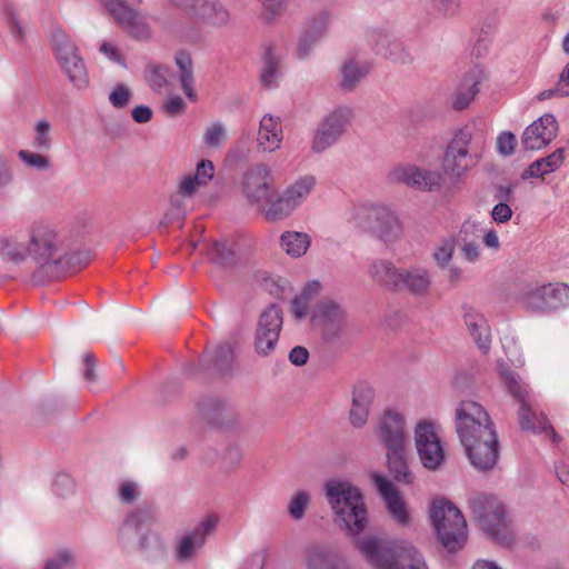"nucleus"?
<instances>
[{
    "instance_id": "nucleus-1",
    "label": "nucleus",
    "mask_w": 569,
    "mask_h": 569,
    "mask_svg": "<svg viewBox=\"0 0 569 569\" xmlns=\"http://www.w3.org/2000/svg\"><path fill=\"white\" fill-rule=\"evenodd\" d=\"M326 496L336 515L335 521L377 569H428L422 556L408 541H383L376 537L357 538L367 527V510L359 489L346 481L330 480Z\"/></svg>"
},
{
    "instance_id": "nucleus-2",
    "label": "nucleus",
    "mask_w": 569,
    "mask_h": 569,
    "mask_svg": "<svg viewBox=\"0 0 569 569\" xmlns=\"http://www.w3.org/2000/svg\"><path fill=\"white\" fill-rule=\"evenodd\" d=\"M372 279L396 292H406L416 298L429 295L431 273L423 267L397 268L388 260H377L370 267Z\"/></svg>"
},
{
    "instance_id": "nucleus-3",
    "label": "nucleus",
    "mask_w": 569,
    "mask_h": 569,
    "mask_svg": "<svg viewBox=\"0 0 569 569\" xmlns=\"http://www.w3.org/2000/svg\"><path fill=\"white\" fill-rule=\"evenodd\" d=\"M62 242L58 234L48 226L33 224L28 236L29 257L37 264L32 273V280L37 283L57 280L61 270L59 261Z\"/></svg>"
},
{
    "instance_id": "nucleus-4",
    "label": "nucleus",
    "mask_w": 569,
    "mask_h": 569,
    "mask_svg": "<svg viewBox=\"0 0 569 569\" xmlns=\"http://www.w3.org/2000/svg\"><path fill=\"white\" fill-rule=\"evenodd\" d=\"M469 509L480 528L497 543L510 546L513 533L510 529L505 505L492 493L477 492L468 500Z\"/></svg>"
},
{
    "instance_id": "nucleus-5",
    "label": "nucleus",
    "mask_w": 569,
    "mask_h": 569,
    "mask_svg": "<svg viewBox=\"0 0 569 569\" xmlns=\"http://www.w3.org/2000/svg\"><path fill=\"white\" fill-rule=\"evenodd\" d=\"M430 519L441 546L450 553L463 548L468 539L462 512L449 500L437 499L430 507Z\"/></svg>"
},
{
    "instance_id": "nucleus-6",
    "label": "nucleus",
    "mask_w": 569,
    "mask_h": 569,
    "mask_svg": "<svg viewBox=\"0 0 569 569\" xmlns=\"http://www.w3.org/2000/svg\"><path fill=\"white\" fill-rule=\"evenodd\" d=\"M456 431L461 446L498 435L487 410L471 400L461 401L457 407Z\"/></svg>"
},
{
    "instance_id": "nucleus-7",
    "label": "nucleus",
    "mask_w": 569,
    "mask_h": 569,
    "mask_svg": "<svg viewBox=\"0 0 569 569\" xmlns=\"http://www.w3.org/2000/svg\"><path fill=\"white\" fill-rule=\"evenodd\" d=\"M356 224L385 244L397 242L403 232L396 213L386 206L372 204L359 208L355 214Z\"/></svg>"
},
{
    "instance_id": "nucleus-8",
    "label": "nucleus",
    "mask_w": 569,
    "mask_h": 569,
    "mask_svg": "<svg viewBox=\"0 0 569 569\" xmlns=\"http://www.w3.org/2000/svg\"><path fill=\"white\" fill-rule=\"evenodd\" d=\"M480 156L472 143V130L466 126L458 130L447 146L441 168L451 178L466 174L479 162Z\"/></svg>"
},
{
    "instance_id": "nucleus-9",
    "label": "nucleus",
    "mask_w": 569,
    "mask_h": 569,
    "mask_svg": "<svg viewBox=\"0 0 569 569\" xmlns=\"http://www.w3.org/2000/svg\"><path fill=\"white\" fill-rule=\"evenodd\" d=\"M499 376L502 383L507 387L509 393L519 402L518 421L522 431H530L532 433H541L543 427L542 418L546 415L538 413L531 402L527 387L521 382L517 372L510 370L505 363L499 366Z\"/></svg>"
},
{
    "instance_id": "nucleus-10",
    "label": "nucleus",
    "mask_w": 569,
    "mask_h": 569,
    "mask_svg": "<svg viewBox=\"0 0 569 569\" xmlns=\"http://www.w3.org/2000/svg\"><path fill=\"white\" fill-rule=\"evenodd\" d=\"M311 320L326 343L339 340L347 328V312L339 302L332 299H323L318 302Z\"/></svg>"
},
{
    "instance_id": "nucleus-11",
    "label": "nucleus",
    "mask_w": 569,
    "mask_h": 569,
    "mask_svg": "<svg viewBox=\"0 0 569 569\" xmlns=\"http://www.w3.org/2000/svg\"><path fill=\"white\" fill-rule=\"evenodd\" d=\"M192 21L222 27L229 21V11L219 0H167Z\"/></svg>"
},
{
    "instance_id": "nucleus-12",
    "label": "nucleus",
    "mask_w": 569,
    "mask_h": 569,
    "mask_svg": "<svg viewBox=\"0 0 569 569\" xmlns=\"http://www.w3.org/2000/svg\"><path fill=\"white\" fill-rule=\"evenodd\" d=\"M282 323V310L276 305L260 315L253 338L254 352L259 357H268L276 350Z\"/></svg>"
},
{
    "instance_id": "nucleus-13",
    "label": "nucleus",
    "mask_w": 569,
    "mask_h": 569,
    "mask_svg": "<svg viewBox=\"0 0 569 569\" xmlns=\"http://www.w3.org/2000/svg\"><path fill=\"white\" fill-rule=\"evenodd\" d=\"M352 112L348 107H340L329 113L318 126L311 142L315 153H322L333 146L346 132Z\"/></svg>"
},
{
    "instance_id": "nucleus-14",
    "label": "nucleus",
    "mask_w": 569,
    "mask_h": 569,
    "mask_svg": "<svg viewBox=\"0 0 569 569\" xmlns=\"http://www.w3.org/2000/svg\"><path fill=\"white\" fill-rule=\"evenodd\" d=\"M415 442L422 466L429 470L439 469L446 455L432 422L422 420L417 423Z\"/></svg>"
},
{
    "instance_id": "nucleus-15",
    "label": "nucleus",
    "mask_w": 569,
    "mask_h": 569,
    "mask_svg": "<svg viewBox=\"0 0 569 569\" xmlns=\"http://www.w3.org/2000/svg\"><path fill=\"white\" fill-rule=\"evenodd\" d=\"M388 177L391 182L403 183L419 191L439 190L443 182L441 172L409 163L396 166Z\"/></svg>"
},
{
    "instance_id": "nucleus-16",
    "label": "nucleus",
    "mask_w": 569,
    "mask_h": 569,
    "mask_svg": "<svg viewBox=\"0 0 569 569\" xmlns=\"http://www.w3.org/2000/svg\"><path fill=\"white\" fill-rule=\"evenodd\" d=\"M375 432L385 450L408 447V433L403 415L385 409L377 419Z\"/></svg>"
},
{
    "instance_id": "nucleus-17",
    "label": "nucleus",
    "mask_w": 569,
    "mask_h": 569,
    "mask_svg": "<svg viewBox=\"0 0 569 569\" xmlns=\"http://www.w3.org/2000/svg\"><path fill=\"white\" fill-rule=\"evenodd\" d=\"M272 183L270 168L264 163L254 164L243 176V193L250 203L262 206L276 194Z\"/></svg>"
},
{
    "instance_id": "nucleus-18",
    "label": "nucleus",
    "mask_w": 569,
    "mask_h": 569,
    "mask_svg": "<svg viewBox=\"0 0 569 569\" xmlns=\"http://www.w3.org/2000/svg\"><path fill=\"white\" fill-rule=\"evenodd\" d=\"M525 303L529 309L541 311L569 307V286L557 282L533 288L525 295Z\"/></svg>"
},
{
    "instance_id": "nucleus-19",
    "label": "nucleus",
    "mask_w": 569,
    "mask_h": 569,
    "mask_svg": "<svg viewBox=\"0 0 569 569\" xmlns=\"http://www.w3.org/2000/svg\"><path fill=\"white\" fill-rule=\"evenodd\" d=\"M104 7L116 22L131 37L138 40H147L151 37V29L144 19L123 0H104Z\"/></svg>"
},
{
    "instance_id": "nucleus-20",
    "label": "nucleus",
    "mask_w": 569,
    "mask_h": 569,
    "mask_svg": "<svg viewBox=\"0 0 569 569\" xmlns=\"http://www.w3.org/2000/svg\"><path fill=\"white\" fill-rule=\"evenodd\" d=\"M558 131L555 116L546 113L525 129L521 137L522 147L530 151L540 150L557 137Z\"/></svg>"
},
{
    "instance_id": "nucleus-21",
    "label": "nucleus",
    "mask_w": 569,
    "mask_h": 569,
    "mask_svg": "<svg viewBox=\"0 0 569 569\" xmlns=\"http://www.w3.org/2000/svg\"><path fill=\"white\" fill-rule=\"evenodd\" d=\"M375 398L376 391L369 382L361 380L352 386L348 419L353 428L361 429L368 423Z\"/></svg>"
},
{
    "instance_id": "nucleus-22",
    "label": "nucleus",
    "mask_w": 569,
    "mask_h": 569,
    "mask_svg": "<svg viewBox=\"0 0 569 569\" xmlns=\"http://www.w3.org/2000/svg\"><path fill=\"white\" fill-rule=\"evenodd\" d=\"M462 447L470 465L478 471H489L498 462L500 451L498 435Z\"/></svg>"
},
{
    "instance_id": "nucleus-23",
    "label": "nucleus",
    "mask_w": 569,
    "mask_h": 569,
    "mask_svg": "<svg viewBox=\"0 0 569 569\" xmlns=\"http://www.w3.org/2000/svg\"><path fill=\"white\" fill-rule=\"evenodd\" d=\"M198 409L203 420L220 429H231L239 420L238 413L233 408L214 397H207L200 400Z\"/></svg>"
},
{
    "instance_id": "nucleus-24",
    "label": "nucleus",
    "mask_w": 569,
    "mask_h": 569,
    "mask_svg": "<svg viewBox=\"0 0 569 569\" xmlns=\"http://www.w3.org/2000/svg\"><path fill=\"white\" fill-rule=\"evenodd\" d=\"M372 481L376 485L379 495L383 499L391 518L401 526L409 525L410 515L407 510L406 502L400 497L395 485L385 476L379 473L372 475Z\"/></svg>"
},
{
    "instance_id": "nucleus-25",
    "label": "nucleus",
    "mask_w": 569,
    "mask_h": 569,
    "mask_svg": "<svg viewBox=\"0 0 569 569\" xmlns=\"http://www.w3.org/2000/svg\"><path fill=\"white\" fill-rule=\"evenodd\" d=\"M218 521V517L209 516L186 535L177 548V560L180 562L190 560L196 551L204 545L207 537L216 530Z\"/></svg>"
},
{
    "instance_id": "nucleus-26",
    "label": "nucleus",
    "mask_w": 569,
    "mask_h": 569,
    "mask_svg": "<svg viewBox=\"0 0 569 569\" xmlns=\"http://www.w3.org/2000/svg\"><path fill=\"white\" fill-rule=\"evenodd\" d=\"M369 43L377 54L401 64L411 63L413 56L407 46L391 34L383 31H372Z\"/></svg>"
},
{
    "instance_id": "nucleus-27",
    "label": "nucleus",
    "mask_w": 569,
    "mask_h": 569,
    "mask_svg": "<svg viewBox=\"0 0 569 569\" xmlns=\"http://www.w3.org/2000/svg\"><path fill=\"white\" fill-rule=\"evenodd\" d=\"M302 557L305 569H348L339 552L326 545L306 547Z\"/></svg>"
},
{
    "instance_id": "nucleus-28",
    "label": "nucleus",
    "mask_w": 569,
    "mask_h": 569,
    "mask_svg": "<svg viewBox=\"0 0 569 569\" xmlns=\"http://www.w3.org/2000/svg\"><path fill=\"white\" fill-rule=\"evenodd\" d=\"M282 127L279 118L266 114L260 120L257 137V148L262 152H272L280 148Z\"/></svg>"
},
{
    "instance_id": "nucleus-29",
    "label": "nucleus",
    "mask_w": 569,
    "mask_h": 569,
    "mask_svg": "<svg viewBox=\"0 0 569 569\" xmlns=\"http://www.w3.org/2000/svg\"><path fill=\"white\" fill-rule=\"evenodd\" d=\"M487 78L485 70L478 66L470 69L461 81L458 89L452 107L456 110H463L473 100L475 96L479 92L478 84Z\"/></svg>"
},
{
    "instance_id": "nucleus-30",
    "label": "nucleus",
    "mask_w": 569,
    "mask_h": 569,
    "mask_svg": "<svg viewBox=\"0 0 569 569\" xmlns=\"http://www.w3.org/2000/svg\"><path fill=\"white\" fill-rule=\"evenodd\" d=\"M465 323L468 328L470 336L483 352L488 353L491 345L490 328L487 320L482 315L473 310L472 308H466L463 313Z\"/></svg>"
},
{
    "instance_id": "nucleus-31",
    "label": "nucleus",
    "mask_w": 569,
    "mask_h": 569,
    "mask_svg": "<svg viewBox=\"0 0 569 569\" xmlns=\"http://www.w3.org/2000/svg\"><path fill=\"white\" fill-rule=\"evenodd\" d=\"M233 351L229 345H220L213 353H203L199 359V366L203 370H212L218 375H227L231 371Z\"/></svg>"
},
{
    "instance_id": "nucleus-32",
    "label": "nucleus",
    "mask_w": 569,
    "mask_h": 569,
    "mask_svg": "<svg viewBox=\"0 0 569 569\" xmlns=\"http://www.w3.org/2000/svg\"><path fill=\"white\" fill-rule=\"evenodd\" d=\"M387 466L393 479L400 483H412L413 475L408 466V447L386 450Z\"/></svg>"
},
{
    "instance_id": "nucleus-33",
    "label": "nucleus",
    "mask_w": 569,
    "mask_h": 569,
    "mask_svg": "<svg viewBox=\"0 0 569 569\" xmlns=\"http://www.w3.org/2000/svg\"><path fill=\"white\" fill-rule=\"evenodd\" d=\"M369 71L370 66L368 63H359L353 58L348 59L340 68V89L343 92H352Z\"/></svg>"
},
{
    "instance_id": "nucleus-34",
    "label": "nucleus",
    "mask_w": 569,
    "mask_h": 569,
    "mask_svg": "<svg viewBox=\"0 0 569 569\" xmlns=\"http://www.w3.org/2000/svg\"><path fill=\"white\" fill-rule=\"evenodd\" d=\"M156 517L153 507L143 505L130 512L126 518L119 535L122 538H130L139 532L144 526L150 525Z\"/></svg>"
},
{
    "instance_id": "nucleus-35",
    "label": "nucleus",
    "mask_w": 569,
    "mask_h": 569,
    "mask_svg": "<svg viewBox=\"0 0 569 569\" xmlns=\"http://www.w3.org/2000/svg\"><path fill=\"white\" fill-rule=\"evenodd\" d=\"M174 61L177 67L180 69L179 81L181 89L190 101H196L197 92L193 88V62L190 53L183 50L179 51L174 57Z\"/></svg>"
},
{
    "instance_id": "nucleus-36",
    "label": "nucleus",
    "mask_w": 569,
    "mask_h": 569,
    "mask_svg": "<svg viewBox=\"0 0 569 569\" xmlns=\"http://www.w3.org/2000/svg\"><path fill=\"white\" fill-rule=\"evenodd\" d=\"M565 149L559 148L551 154L533 161L522 173V178H541L547 173L556 171L563 162Z\"/></svg>"
},
{
    "instance_id": "nucleus-37",
    "label": "nucleus",
    "mask_w": 569,
    "mask_h": 569,
    "mask_svg": "<svg viewBox=\"0 0 569 569\" xmlns=\"http://www.w3.org/2000/svg\"><path fill=\"white\" fill-rule=\"evenodd\" d=\"M259 208L268 221H278L288 217L297 207L282 192L281 196L273 197L270 201H264Z\"/></svg>"
},
{
    "instance_id": "nucleus-38",
    "label": "nucleus",
    "mask_w": 569,
    "mask_h": 569,
    "mask_svg": "<svg viewBox=\"0 0 569 569\" xmlns=\"http://www.w3.org/2000/svg\"><path fill=\"white\" fill-rule=\"evenodd\" d=\"M280 243L288 254L298 258L307 252L310 237L305 232L286 231L281 234Z\"/></svg>"
},
{
    "instance_id": "nucleus-39",
    "label": "nucleus",
    "mask_w": 569,
    "mask_h": 569,
    "mask_svg": "<svg viewBox=\"0 0 569 569\" xmlns=\"http://www.w3.org/2000/svg\"><path fill=\"white\" fill-rule=\"evenodd\" d=\"M316 184L317 178L313 174H305L296 179L283 192L298 207L311 193Z\"/></svg>"
},
{
    "instance_id": "nucleus-40",
    "label": "nucleus",
    "mask_w": 569,
    "mask_h": 569,
    "mask_svg": "<svg viewBox=\"0 0 569 569\" xmlns=\"http://www.w3.org/2000/svg\"><path fill=\"white\" fill-rule=\"evenodd\" d=\"M28 242H21L13 237L0 238V257L4 260L20 263L29 257Z\"/></svg>"
},
{
    "instance_id": "nucleus-41",
    "label": "nucleus",
    "mask_w": 569,
    "mask_h": 569,
    "mask_svg": "<svg viewBox=\"0 0 569 569\" xmlns=\"http://www.w3.org/2000/svg\"><path fill=\"white\" fill-rule=\"evenodd\" d=\"M60 67L67 74L68 79L78 88H82L88 83V74L84 63L78 52L72 57L61 61Z\"/></svg>"
},
{
    "instance_id": "nucleus-42",
    "label": "nucleus",
    "mask_w": 569,
    "mask_h": 569,
    "mask_svg": "<svg viewBox=\"0 0 569 569\" xmlns=\"http://www.w3.org/2000/svg\"><path fill=\"white\" fill-rule=\"evenodd\" d=\"M208 256L216 264L228 267L236 262L237 254L228 240L213 241L208 248Z\"/></svg>"
},
{
    "instance_id": "nucleus-43",
    "label": "nucleus",
    "mask_w": 569,
    "mask_h": 569,
    "mask_svg": "<svg viewBox=\"0 0 569 569\" xmlns=\"http://www.w3.org/2000/svg\"><path fill=\"white\" fill-rule=\"evenodd\" d=\"M58 260L62 262L61 270L57 274V279H60L69 272H74L86 267L90 262V254L83 251L68 253L62 248Z\"/></svg>"
},
{
    "instance_id": "nucleus-44",
    "label": "nucleus",
    "mask_w": 569,
    "mask_h": 569,
    "mask_svg": "<svg viewBox=\"0 0 569 569\" xmlns=\"http://www.w3.org/2000/svg\"><path fill=\"white\" fill-rule=\"evenodd\" d=\"M51 43L59 63L78 52L69 36L60 29L52 31Z\"/></svg>"
},
{
    "instance_id": "nucleus-45",
    "label": "nucleus",
    "mask_w": 569,
    "mask_h": 569,
    "mask_svg": "<svg viewBox=\"0 0 569 569\" xmlns=\"http://www.w3.org/2000/svg\"><path fill=\"white\" fill-rule=\"evenodd\" d=\"M280 72L279 59L274 56L271 48H269L263 56V69L260 76L261 82L264 87H272L276 84L277 78Z\"/></svg>"
},
{
    "instance_id": "nucleus-46",
    "label": "nucleus",
    "mask_w": 569,
    "mask_h": 569,
    "mask_svg": "<svg viewBox=\"0 0 569 569\" xmlns=\"http://www.w3.org/2000/svg\"><path fill=\"white\" fill-rule=\"evenodd\" d=\"M51 124L47 120H40L34 128V138L32 147L39 152H47L51 149L52 140L50 137Z\"/></svg>"
},
{
    "instance_id": "nucleus-47",
    "label": "nucleus",
    "mask_w": 569,
    "mask_h": 569,
    "mask_svg": "<svg viewBox=\"0 0 569 569\" xmlns=\"http://www.w3.org/2000/svg\"><path fill=\"white\" fill-rule=\"evenodd\" d=\"M168 72L169 68L161 64H152L147 68L146 80L152 90L159 92L167 86Z\"/></svg>"
},
{
    "instance_id": "nucleus-48",
    "label": "nucleus",
    "mask_w": 569,
    "mask_h": 569,
    "mask_svg": "<svg viewBox=\"0 0 569 569\" xmlns=\"http://www.w3.org/2000/svg\"><path fill=\"white\" fill-rule=\"evenodd\" d=\"M139 548L147 557L162 556L164 552V543L157 535L146 533L139 538Z\"/></svg>"
},
{
    "instance_id": "nucleus-49",
    "label": "nucleus",
    "mask_w": 569,
    "mask_h": 569,
    "mask_svg": "<svg viewBox=\"0 0 569 569\" xmlns=\"http://www.w3.org/2000/svg\"><path fill=\"white\" fill-rule=\"evenodd\" d=\"M311 497L307 491L296 492L288 505V513L295 520H301L305 517L306 509L310 503Z\"/></svg>"
},
{
    "instance_id": "nucleus-50",
    "label": "nucleus",
    "mask_w": 569,
    "mask_h": 569,
    "mask_svg": "<svg viewBox=\"0 0 569 569\" xmlns=\"http://www.w3.org/2000/svg\"><path fill=\"white\" fill-rule=\"evenodd\" d=\"M52 492L62 499H67L74 495L76 483L68 473H58L52 483Z\"/></svg>"
},
{
    "instance_id": "nucleus-51",
    "label": "nucleus",
    "mask_w": 569,
    "mask_h": 569,
    "mask_svg": "<svg viewBox=\"0 0 569 569\" xmlns=\"http://www.w3.org/2000/svg\"><path fill=\"white\" fill-rule=\"evenodd\" d=\"M456 248V240L448 238L441 241V243L435 249L432 257L438 267L441 269L446 268L452 259Z\"/></svg>"
},
{
    "instance_id": "nucleus-52",
    "label": "nucleus",
    "mask_w": 569,
    "mask_h": 569,
    "mask_svg": "<svg viewBox=\"0 0 569 569\" xmlns=\"http://www.w3.org/2000/svg\"><path fill=\"white\" fill-rule=\"evenodd\" d=\"M74 555L70 549H60L54 557L47 560L43 569H68L74 568Z\"/></svg>"
},
{
    "instance_id": "nucleus-53",
    "label": "nucleus",
    "mask_w": 569,
    "mask_h": 569,
    "mask_svg": "<svg viewBox=\"0 0 569 569\" xmlns=\"http://www.w3.org/2000/svg\"><path fill=\"white\" fill-rule=\"evenodd\" d=\"M20 160L28 167L37 170H49L51 168V161L48 157L41 154V152H32L28 150H20L18 152Z\"/></svg>"
},
{
    "instance_id": "nucleus-54",
    "label": "nucleus",
    "mask_w": 569,
    "mask_h": 569,
    "mask_svg": "<svg viewBox=\"0 0 569 569\" xmlns=\"http://www.w3.org/2000/svg\"><path fill=\"white\" fill-rule=\"evenodd\" d=\"M226 139V128L221 122H214L203 133V141L208 147L218 148Z\"/></svg>"
},
{
    "instance_id": "nucleus-55",
    "label": "nucleus",
    "mask_w": 569,
    "mask_h": 569,
    "mask_svg": "<svg viewBox=\"0 0 569 569\" xmlns=\"http://www.w3.org/2000/svg\"><path fill=\"white\" fill-rule=\"evenodd\" d=\"M131 90L123 83H118L109 94L112 107L122 109L128 106L131 99Z\"/></svg>"
},
{
    "instance_id": "nucleus-56",
    "label": "nucleus",
    "mask_w": 569,
    "mask_h": 569,
    "mask_svg": "<svg viewBox=\"0 0 569 569\" xmlns=\"http://www.w3.org/2000/svg\"><path fill=\"white\" fill-rule=\"evenodd\" d=\"M242 461V451L236 447H228L222 457V469L226 472H232L237 470Z\"/></svg>"
},
{
    "instance_id": "nucleus-57",
    "label": "nucleus",
    "mask_w": 569,
    "mask_h": 569,
    "mask_svg": "<svg viewBox=\"0 0 569 569\" xmlns=\"http://www.w3.org/2000/svg\"><path fill=\"white\" fill-rule=\"evenodd\" d=\"M328 20V13L321 11L308 20L306 30H311V32L320 39L327 31Z\"/></svg>"
},
{
    "instance_id": "nucleus-58",
    "label": "nucleus",
    "mask_w": 569,
    "mask_h": 569,
    "mask_svg": "<svg viewBox=\"0 0 569 569\" xmlns=\"http://www.w3.org/2000/svg\"><path fill=\"white\" fill-rule=\"evenodd\" d=\"M480 222L468 219L466 220L459 231L460 241H477L480 236Z\"/></svg>"
},
{
    "instance_id": "nucleus-59",
    "label": "nucleus",
    "mask_w": 569,
    "mask_h": 569,
    "mask_svg": "<svg viewBox=\"0 0 569 569\" xmlns=\"http://www.w3.org/2000/svg\"><path fill=\"white\" fill-rule=\"evenodd\" d=\"M192 176L198 178L197 180L201 186H206L214 176L213 163L210 160H201Z\"/></svg>"
},
{
    "instance_id": "nucleus-60",
    "label": "nucleus",
    "mask_w": 569,
    "mask_h": 569,
    "mask_svg": "<svg viewBox=\"0 0 569 569\" xmlns=\"http://www.w3.org/2000/svg\"><path fill=\"white\" fill-rule=\"evenodd\" d=\"M318 40H319V38L316 37L311 32V30H305L300 37L299 44L297 48L299 58H301V59L307 58L311 51V48L317 43Z\"/></svg>"
},
{
    "instance_id": "nucleus-61",
    "label": "nucleus",
    "mask_w": 569,
    "mask_h": 569,
    "mask_svg": "<svg viewBox=\"0 0 569 569\" xmlns=\"http://www.w3.org/2000/svg\"><path fill=\"white\" fill-rule=\"evenodd\" d=\"M517 140L511 132H502L497 140L498 151L503 156H511L515 151Z\"/></svg>"
},
{
    "instance_id": "nucleus-62",
    "label": "nucleus",
    "mask_w": 569,
    "mask_h": 569,
    "mask_svg": "<svg viewBox=\"0 0 569 569\" xmlns=\"http://www.w3.org/2000/svg\"><path fill=\"white\" fill-rule=\"evenodd\" d=\"M186 102L181 97H171L162 106L163 111L171 117L181 114L186 111Z\"/></svg>"
},
{
    "instance_id": "nucleus-63",
    "label": "nucleus",
    "mask_w": 569,
    "mask_h": 569,
    "mask_svg": "<svg viewBox=\"0 0 569 569\" xmlns=\"http://www.w3.org/2000/svg\"><path fill=\"white\" fill-rule=\"evenodd\" d=\"M309 303L310 299L303 296L302 293L295 297L291 301V311L295 315V317L298 319L307 317L309 312Z\"/></svg>"
},
{
    "instance_id": "nucleus-64",
    "label": "nucleus",
    "mask_w": 569,
    "mask_h": 569,
    "mask_svg": "<svg viewBox=\"0 0 569 569\" xmlns=\"http://www.w3.org/2000/svg\"><path fill=\"white\" fill-rule=\"evenodd\" d=\"M192 174L186 176L178 186V192L182 193L186 197H192L196 194L198 189L202 187L200 182Z\"/></svg>"
}]
</instances>
